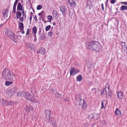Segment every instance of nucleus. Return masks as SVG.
<instances>
[{
  "label": "nucleus",
  "mask_w": 127,
  "mask_h": 127,
  "mask_svg": "<svg viewBox=\"0 0 127 127\" xmlns=\"http://www.w3.org/2000/svg\"><path fill=\"white\" fill-rule=\"evenodd\" d=\"M7 94L9 97H10L11 96L14 95L10 90L8 92Z\"/></svg>",
  "instance_id": "nucleus-28"
},
{
  "label": "nucleus",
  "mask_w": 127,
  "mask_h": 127,
  "mask_svg": "<svg viewBox=\"0 0 127 127\" xmlns=\"http://www.w3.org/2000/svg\"><path fill=\"white\" fill-rule=\"evenodd\" d=\"M47 18L50 21H51L52 19V17L51 15H48L47 16Z\"/></svg>",
  "instance_id": "nucleus-37"
},
{
  "label": "nucleus",
  "mask_w": 127,
  "mask_h": 127,
  "mask_svg": "<svg viewBox=\"0 0 127 127\" xmlns=\"http://www.w3.org/2000/svg\"><path fill=\"white\" fill-rule=\"evenodd\" d=\"M19 19V20L21 22H23V17H20V18Z\"/></svg>",
  "instance_id": "nucleus-46"
},
{
  "label": "nucleus",
  "mask_w": 127,
  "mask_h": 127,
  "mask_svg": "<svg viewBox=\"0 0 127 127\" xmlns=\"http://www.w3.org/2000/svg\"><path fill=\"white\" fill-rule=\"evenodd\" d=\"M12 92L14 94L17 91V89L16 87H14L10 89Z\"/></svg>",
  "instance_id": "nucleus-22"
},
{
  "label": "nucleus",
  "mask_w": 127,
  "mask_h": 127,
  "mask_svg": "<svg viewBox=\"0 0 127 127\" xmlns=\"http://www.w3.org/2000/svg\"><path fill=\"white\" fill-rule=\"evenodd\" d=\"M9 104V101L5 100L3 101V104L4 105L7 106L8 105V104Z\"/></svg>",
  "instance_id": "nucleus-30"
},
{
  "label": "nucleus",
  "mask_w": 127,
  "mask_h": 127,
  "mask_svg": "<svg viewBox=\"0 0 127 127\" xmlns=\"http://www.w3.org/2000/svg\"><path fill=\"white\" fill-rule=\"evenodd\" d=\"M27 108H28V109L26 110V111L27 112H28L29 111H32L33 109V108L31 105H29L28 107H27Z\"/></svg>",
  "instance_id": "nucleus-18"
},
{
  "label": "nucleus",
  "mask_w": 127,
  "mask_h": 127,
  "mask_svg": "<svg viewBox=\"0 0 127 127\" xmlns=\"http://www.w3.org/2000/svg\"><path fill=\"white\" fill-rule=\"evenodd\" d=\"M81 103H82V109H85L87 106V104L84 100Z\"/></svg>",
  "instance_id": "nucleus-21"
},
{
  "label": "nucleus",
  "mask_w": 127,
  "mask_h": 127,
  "mask_svg": "<svg viewBox=\"0 0 127 127\" xmlns=\"http://www.w3.org/2000/svg\"><path fill=\"white\" fill-rule=\"evenodd\" d=\"M36 40H37V39H36V34H35V36H34V41H36Z\"/></svg>",
  "instance_id": "nucleus-50"
},
{
  "label": "nucleus",
  "mask_w": 127,
  "mask_h": 127,
  "mask_svg": "<svg viewBox=\"0 0 127 127\" xmlns=\"http://www.w3.org/2000/svg\"><path fill=\"white\" fill-rule=\"evenodd\" d=\"M47 117V120L49 122V121H50V120H49V118H48V117Z\"/></svg>",
  "instance_id": "nucleus-57"
},
{
  "label": "nucleus",
  "mask_w": 127,
  "mask_h": 127,
  "mask_svg": "<svg viewBox=\"0 0 127 127\" xmlns=\"http://www.w3.org/2000/svg\"><path fill=\"white\" fill-rule=\"evenodd\" d=\"M111 2V3L114 4L116 2V0H110Z\"/></svg>",
  "instance_id": "nucleus-40"
},
{
  "label": "nucleus",
  "mask_w": 127,
  "mask_h": 127,
  "mask_svg": "<svg viewBox=\"0 0 127 127\" xmlns=\"http://www.w3.org/2000/svg\"><path fill=\"white\" fill-rule=\"evenodd\" d=\"M122 4H124L125 5H127V2H124L122 3Z\"/></svg>",
  "instance_id": "nucleus-55"
},
{
  "label": "nucleus",
  "mask_w": 127,
  "mask_h": 127,
  "mask_svg": "<svg viewBox=\"0 0 127 127\" xmlns=\"http://www.w3.org/2000/svg\"><path fill=\"white\" fill-rule=\"evenodd\" d=\"M27 45L28 47L32 50H34L35 48V46L31 43H28Z\"/></svg>",
  "instance_id": "nucleus-12"
},
{
  "label": "nucleus",
  "mask_w": 127,
  "mask_h": 127,
  "mask_svg": "<svg viewBox=\"0 0 127 127\" xmlns=\"http://www.w3.org/2000/svg\"><path fill=\"white\" fill-rule=\"evenodd\" d=\"M32 18V15H31V16L30 18V23H31V22Z\"/></svg>",
  "instance_id": "nucleus-49"
},
{
  "label": "nucleus",
  "mask_w": 127,
  "mask_h": 127,
  "mask_svg": "<svg viewBox=\"0 0 127 127\" xmlns=\"http://www.w3.org/2000/svg\"><path fill=\"white\" fill-rule=\"evenodd\" d=\"M108 0H107L106 1V2L105 3V4H106V6H107V3L108 1Z\"/></svg>",
  "instance_id": "nucleus-54"
},
{
  "label": "nucleus",
  "mask_w": 127,
  "mask_h": 127,
  "mask_svg": "<svg viewBox=\"0 0 127 127\" xmlns=\"http://www.w3.org/2000/svg\"><path fill=\"white\" fill-rule=\"evenodd\" d=\"M25 92H20L17 93V95L18 96H23L24 97Z\"/></svg>",
  "instance_id": "nucleus-20"
},
{
  "label": "nucleus",
  "mask_w": 127,
  "mask_h": 127,
  "mask_svg": "<svg viewBox=\"0 0 127 127\" xmlns=\"http://www.w3.org/2000/svg\"><path fill=\"white\" fill-rule=\"evenodd\" d=\"M112 94V91H109V95L110 97H111Z\"/></svg>",
  "instance_id": "nucleus-44"
},
{
  "label": "nucleus",
  "mask_w": 127,
  "mask_h": 127,
  "mask_svg": "<svg viewBox=\"0 0 127 127\" xmlns=\"http://www.w3.org/2000/svg\"><path fill=\"white\" fill-rule=\"evenodd\" d=\"M22 11V13L23 14V13H24V10L23 8L22 9V10H21Z\"/></svg>",
  "instance_id": "nucleus-56"
},
{
  "label": "nucleus",
  "mask_w": 127,
  "mask_h": 127,
  "mask_svg": "<svg viewBox=\"0 0 127 127\" xmlns=\"http://www.w3.org/2000/svg\"><path fill=\"white\" fill-rule=\"evenodd\" d=\"M104 122H105L104 124L106 125L107 124L106 122L105 121H104Z\"/></svg>",
  "instance_id": "nucleus-63"
},
{
  "label": "nucleus",
  "mask_w": 127,
  "mask_h": 127,
  "mask_svg": "<svg viewBox=\"0 0 127 127\" xmlns=\"http://www.w3.org/2000/svg\"><path fill=\"white\" fill-rule=\"evenodd\" d=\"M5 34L12 40L15 43L17 42V36L10 29H6Z\"/></svg>",
  "instance_id": "nucleus-2"
},
{
  "label": "nucleus",
  "mask_w": 127,
  "mask_h": 127,
  "mask_svg": "<svg viewBox=\"0 0 127 127\" xmlns=\"http://www.w3.org/2000/svg\"><path fill=\"white\" fill-rule=\"evenodd\" d=\"M107 88H108V90H109V91H110V90H109V88H110V87H109V86H108V87H107Z\"/></svg>",
  "instance_id": "nucleus-60"
},
{
  "label": "nucleus",
  "mask_w": 127,
  "mask_h": 127,
  "mask_svg": "<svg viewBox=\"0 0 127 127\" xmlns=\"http://www.w3.org/2000/svg\"><path fill=\"white\" fill-rule=\"evenodd\" d=\"M76 100L77 103H78V104L79 105H82L81 102L83 101L84 100L83 99L81 98V96L79 94H77L76 96Z\"/></svg>",
  "instance_id": "nucleus-5"
},
{
  "label": "nucleus",
  "mask_w": 127,
  "mask_h": 127,
  "mask_svg": "<svg viewBox=\"0 0 127 127\" xmlns=\"http://www.w3.org/2000/svg\"><path fill=\"white\" fill-rule=\"evenodd\" d=\"M52 94L55 95L56 97L57 98H59V96L60 97H61L62 96V95L60 94L56 90H52Z\"/></svg>",
  "instance_id": "nucleus-7"
},
{
  "label": "nucleus",
  "mask_w": 127,
  "mask_h": 127,
  "mask_svg": "<svg viewBox=\"0 0 127 127\" xmlns=\"http://www.w3.org/2000/svg\"><path fill=\"white\" fill-rule=\"evenodd\" d=\"M118 97L120 99H122L123 97V93L121 91L118 92L117 93Z\"/></svg>",
  "instance_id": "nucleus-14"
},
{
  "label": "nucleus",
  "mask_w": 127,
  "mask_h": 127,
  "mask_svg": "<svg viewBox=\"0 0 127 127\" xmlns=\"http://www.w3.org/2000/svg\"><path fill=\"white\" fill-rule=\"evenodd\" d=\"M125 49L126 50V51L127 52V47L125 48Z\"/></svg>",
  "instance_id": "nucleus-61"
},
{
  "label": "nucleus",
  "mask_w": 127,
  "mask_h": 127,
  "mask_svg": "<svg viewBox=\"0 0 127 127\" xmlns=\"http://www.w3.org/2000/svg\"><path fill=\"white\" fill-rule=\"evenodd\" d=\"M23 16L24 17H25V18H26V14L25 13H23L22 14Z\"/></svg>",
  "instance_id": "nucleus-52"
},
{
  "label": "nucleus",
  "mask_w": 127,
  "mask_h": 127,
  "mask_svg": "<svg viewBox=\"0 0 127 127\" xmlns=\"http://www.w3.org/2000/svg\"><path fill=\"white\" fill-rule=\"evenodd\" d=\"M8 11L7 10V11H5L4 12L2 13L3 17L5 18H7L8 15V12H7Z\"/></svg>",
  "instance_id": "nucleus-24"
},
{
  "label": "nucleus",
  "mask_w": 127,
  "mask_h": 127,
  "mask_svg": "<svg viewBox=\"0 0 127 127\" xmlns=\"http://www.w3.org/2000/svg\"><path fill=\"white\" fill-rule=\"evenodd\" d=\"M30 13L31 14V15H32L33 13H32V12H30Z\"/></svg>",
  "instance_id": "nucleus-62"
},
{
  "label": "nucleus",
  "mask_w": 127,
  "mask_h": 127,
  "mask_svg": "<svg viewBox=\"0 0 127 127\" xmlns=\"http://www.w3.org/2000/svg\"><path fill=\"white\" fill-rule=\"evenodd\" d=\"M49 123L54 127H55L57 126V124L54 118L52 117L51 118L50 121H49Z\"/></svg>",
  "instance_id": "nucleus-9"
},
{
  "label": "nucleus",
  "mask_w": 127,
  "mask_h": 127,
  "mask_svg": "<svg viewBox=\"0 0 127 127\" xmlns=\"http://www.w3.org/2000/svg\"><path fill=\"white\" fill-rule=\"evenodd\" d=\"M21 33H23V34H24V30H22L21 32Z\"/></svg>",
  "instance_id": "nucleus-58"
},
{
  "label": "nucleus",
  "mask_w": 127,
  "mask_h": 127,
  "mask_svg": "<svg viewBox=\"0 0 127 127\" xmlns=\"http://www.w3.org/2000/svg\"><path fill=\"white\" fill-rule=\"evenodd\" d=\"M51 28V26L50 25H48L45 28V30L46 31H48L50 30Z\"/></svg>",
  "instance_id": "nucleus-36"
},
{
  "label": "nucleus",
  "mask_w": 127,
  "mask_h": 127,
  "mask_svg": "<svg viewBox=\"0 0 127 127\" xmlns=\"http://www.w3.org/2000/svg\"><path fill=\"white\" fill-rule=\"evenodd\" d=\"M45 49L42 48H40L39 50L38 51L37 53H40L41 54L44 55L45 54Z\"/></svg>",
  "instance_id": "nucleus-11"
},
{
  "label": "nucleus",
  "mask_w": 127,
  "mask_h": 127,
  "mask_svg": "<svg viewBox=\"0 0 127 127\" xmlns=\"http://www.w3.org/2000/svg\"><path fill=\"white\" fill-rule=\"evenodd\" d=\"M99 115L97 113H95L92 114L89 116V117L91 119H92L93 118L95 120H97L98 119L99 117Z\"/></svg>",
  "instance_id": "nucleus-8"
},
{
  "label": "nucleus",
  "mask_w": 127,
  "mask_h": 127,
  "mask_svg": "<svg viewBox=\"0 0 127 127\" xmlns=\"http://www.w3.org/2000/svg\"><path fill=\"white\" fill-rule=\"evenodd\" d=\"M42 8V6L41 5H38L37 7V10H39L41 9Z\"/></svg>",
  "instance_id": "nucleus-39"
},
{
  "label": "nucleus",
  "mask_w": 127,
  "mask_h": 127,
  "mask_svg": "<svg viewBox=\"0 0 127 127\" xmlns=\"http://www.w3.org/2000/svg\"><path fill=\"white\" fill-rule=\"evenodd\" d=\"M23 6H22L21 3L20 2H19L17 5V10H22V9L23 8Z\"/></svg>",
  "instance_id": "nucleus-15"
},
{
  "label": "nucleus",
  "mask_w": 127,
  "mask_h": 127,
  "mask_svg": "<svg viewBox=\"0 0 127 127\" xmlns=\"http://www.w3.org/2000/svg\"><path fill=\"white\" fill-rule=\"evenodd\" d=\"M115 115L116 116H118L119 115H121V111L120 110L118 109L117 108L115 110Z\"/></svg>",
  "instance_id": "nucleus-19"
},
{
  "label": "nucleus",
  "mask_w": 127,
  "mask_h": 127,
  "mask_svg": "<svg viewBox=\"0 0 127 127\" xmlns=\"http://www.w3.org/2000/svg\"><path fill=\"white\" fill-rule=\"evenodd\" d=\"M15 104V103L13 101H9L8 105H13Z\"/></svg>",
  "instance_id": "nucleus-34"
},
{
  "label": "nucleus",
  "mask_w": 127,
  "mask_h": 127,
  "mask_svg": "<svg viewBox=\"0 0 127 127\" xmlns=\"http://www.w3.org/2000/svg\"><path fill=\"white\" fill-rule=\"evenodd\" d=\"M121 45L122 46V47H126V43L123 42H121L120 43Z\"/></svg>",
  "instance_id": "nucleus-33"
},
{
  "label": "nucleus",
  "mask_w": 127,
  "mask_h": 127,
  "mask_svg": "<svg viewBox=\"0 0 127 127\" xmlns=\"http://www.w3.org/2000/svg\"><path fill=\"white\" fill-rule=\"evenodd\" d=\"M79 72V70L74 67L71 68L70 70V75H74Z\"/></svg>",
  "instance_id": "nucleus-6"
},
{
  "label": "nucleus",
  "mask_w": 127,
  "mask_h": 127,
  "mask_svg": "<svg viewBox=\"0 0 127 127\" xmlns=\"http://www.w3.org/2000/svg\"><path fill=\"white\" fill-rule=\"evenodd\" d=\"M101 6L102 8V9L103 11L104 10V4L103 3H102L101 4Z\"/></svg>",
  "instance_id": "nucleus-47"
},
{
  "label": "nucleus",
  "mask_w": 127,
  "mask_h": 127,
  "mask_svg": "<svg viewBox=\"0 0 127 127\" xmlns=\"http://www.w3.org/2000/svg\"><path fill=\"white\" fill-rule=\"evenodd\" d=\"M2 75L4 79L6 80L9 79L11 80H12V76H14L13 74L12 76L9 70L6 68L3 69L2 72Z\"/></svg>",
  "instance_id": "nucleus-3"
},
{
  "label": "nucleus",
  "mask_w": 127,
  "mask_h": 127,
  "mask_svg": "<svg viewBox=\"0 0 127 127\" xmlns=\"http://www.w3.org/2000/svg\"><path fill=\"white\" fill-rule=\"evenodd\" d=\"M89 125L88 124L86 123L84 124V126L85 127H87L89 126Z\"/></svg>",
  "instance_id": "nucleus-51"
},
{
  "label": "nucleus",
  "mask_w": 127,
  "mask_h": 127,
  "mask_svg": "<svg viewBox=\"0 0 127 127\" xmlns=\"http://www.w3.org/2000/svg\"><path fill=\"white\" fill-rule=\"evenodd\" d=\"M68 2L70 6L73 8H74L76 6V3L74 0H68Z\"/></svg>",
  "instance_id": "nucleus-10"
},
{
  "label": "nucleus",
  "mask_w": 127,
  "mask_h": 127,
  "mask_svg": "<svg viewBox=\"0 0 127 127\" xmlns=\"http://www.w3.org/2000/svg\"><path fill=\"white\" fill-rule=\"evenodd\" d=\"M34 18L35 19V21H36L37 20V18L36 15H35L34 16Z\"/></svg>",
  "instance_id": "nucleus-53"
},
{
  "label": "nucleus",
  "mask_w": 127,
  "mask_h": 127,
  "mask_svg": "<svg viewBox=\"0 0 127 127\" xmlns=\"http://www.w3.org/2000/svg\"><path fill=\"white\" fill-rule=\"evenodd\" d=\"M96 89L95 88H94L92 89V91L93 92V94H95L96 93Z\"/></svg>",
  "instance_id": "nucleus-35"
},
{
  "label": "nucleus",
  "mask_w": 127,
  "mask_h": 127,
  "mask_svg": "<svg viewBox=\"0 0 127 127\" xmlns=\"http://www.w3.org/2000/svg\"><path fill=\"white\" fill-rule=\"evenodd\" d=\"M21 15V13L20 11H17L16 12V18L17 19H18L20 18Z\"/></svg>",
  "instance_id": "nucleus-17"
},
{
  "label": "nucleus",
  "mask_w": 127,
  "mask_h": 127,
  "mask_svg": "<svg viewBox=\"0 0 127 127\" xmlns=\"http://www.w3.org/2000/svg\"><path fill=\"white\" fill-rule=\"evenodd\" d=\"M19 29L21 30H22L23 29L24 27L23 24V23L20 22L19 24Z\"/></svg>",
  "instance_id": "nucleus-25"
},
{
  "label": "nucleus",
  "mask_w": 127,
  "mask_h": 127,
  "mask_svg": "<svg viewBox=\"0 0 127 127\" xmlns=\"http://www.w3.org/2000/svg\"><path fill=\"white\" fill-rule=\"evenodd\" d=\"M53 32H52L51 29L48 33V34L50 37H51L52 35Z\"/></svg>",
  "instance_id": "nucleus-38"
},
{
  "label": "nucleus",
  "mask_w": 127,
  "mask_h": 127,
  "mask_svg": "<svg viewBox=\"0 0 127 127\" xmlns=\"http://www.w3.org/2000/svg\"><path fill=\"white\" fill-rule=\"evenodd\" d=\"M12 82H10L8 81H6L5 82V85L7 86H9L10 84L12 83Z\"/></svg>",
  "instance_id": "nucleus-32"
},
{
  "label": "nucleus",
  "mask_w": 127,
  "mask_h": 127,
  "mask_svg": "<svg viewBox=\"0 0 127 127\" xmlns=\"http://www.w3.org/2000/svg\"><path fill=\"white\" fill-rule=\"evenodd\" d=\"M53 25L54 26L55 25H56V23H55V24L54 23H53Z\"/></svg>",
  "instance_id": "nucleus-64"
},
{
  "label": "nucleus",
  "mask_w": 127,
  "mask_h": 127,
  "mask_svg": "<svg viewBox=\"0 0 127 127\" xmlns=\"http://www.w3.org/2000/svg\"><path fill=\"white\" fill-rule=\"evenodd\" d=\"M104 93V92H103V89L101 92V95H102Z\"/></svg>",
  "instance_id": "nucleus-59"
},
{
  "label": "nucleus",
  "mask_w": 127,
  "mask_h": 127,
  "mask_svg": "<svg viewBox=\"0 0 127 127\" xmlns=\"http://www.w3.org/2000/svg\"><path fill=\"white\" fill-rule=\"evenodd\" d=\"M26 99L30 101L35 103L36 101V100L34 97H33L32 95L28 93H25L24 96Z\"/></svg>",
  "instance_id": "nucleus-4"
},
{
  "label": "nucleus",
  "mask_w": 127,
  "mask_h": 127,
  "mask_svg": "<svg viewBox=\"0 0 127 127\" xmlns=\"http://www.w3.org/2000/svg\"><path fill=\"white\" fill-rule=\"evenodd\" d=\"M45 12L43 11H42L41 12L39 13L38 14L39 16H41L42 17H43L44 16V13Z\"/></svg>",
  "instance_id": "nucleus-31"
},
{
  "label": "nucleus",
  "mask_w": 127,
  "mask_h": 127,
  "mask_svg": "<svg viewBox=\"0 0 127 127\" xmlns=\"http://www.w3.org/2000/svg\"><path fill=\"white\" fill-rule=\"evenodd\" d=\"M120 10L123 11L125 10H127V6L122 5L120 8Z\"/></svg>",
  "instance_id": "nucleus-27"
},
{
  "label": "nucleus",
  "mask_w": 127,
  "mask_h": 127,
  "mask_svg": "<svg viewBox=\"0 0 127 127\" xmlns=\"http://www.w3.org/2000/svg\"><path fill=\"white\" fill-rule=\"evenodd\" d=\"M60 10L62 12V14L63 15H65V11L66 8L64 6H62L60 7Z\"/></svg>",
  "instance_id": "nucleus-13"
},
{
  "label": "nucleus",
  "mask_w": 127,
  "mask_h": 127,
  "mask_svg": "<svg viewBox=\"0 0 127 127\" xmlns=\"http://www.w3.org/2000/svg\"><path fill=\"white\" fill-rule=\"evenodd\" d=\"M37 28L35 26H34L32 29V31L33 32L35 33V34H36V33L37 32Z\"/></svg>",
  "instance_id": "nucleus-29"
},
{
  "label": "nucleus",
  "mask_w": 127,
  "mask_h": 127,
  "mask_svg": "<svg viewBox=\"0 0 127 127\" xmlns=\"http://www.w3.org/2000/svg\"><path fill=\"white\" fill-rule=\"evenodd\" d=\"M19 0H16L13 6L16 7V5Z\"/></svg>",
  "instance_id": "nucleus-42"
},
{
  "label": "nucleus",
  "mask_w": 127,
  "mask_h": 127,
  "mask_svg": "<svg viewBox=\"0 0 127 127\" xmlns=\"http://www.w3.org/2000/svg\"><path fill=\"white\" fill-rule=\"evenodd\" d=\"M86 47L88 49H92L93 50L97 51L99 49V46L98 43L96 41H90L86 44Z\"/></svg>",
  "instance_id": "nucleus-1"
},
{
  "label": "nucleus",
  "mask_w": 127,
  "mask_h": 127,
  "mask_svg": "<svg viewBox=\"0 0 127 127\" xmlns=\"http://www.w3.org/2000/svg\"><path fill=\"white\" fill-rule=\"evenodd\" d=\"M107 87H105L104 89H103V92H104V93L106 95H107V91L106 89V88Z\"/></svg>",
  "instance_id": "nucleus-43"
},
{
  "label": "nucleus",
  "mask_w": 127,
  "mask_h": 127,
  "mask_svg": "<svg viewBox=\"0 0 127 127\" xmlns=\"http://www.w3.org/2000/svg\"><path fill=\"white\" fill-rule=\"evenodd\" d=\"M16 6H13V9L12 11L14 13H16Z\"/></svg>",
  "instance_id": "nucleus-41"
},
{
  "label": "nucleus",
  "mask_w": 127,
  "mask_h": 127,
  "mask_svg": "<svg viewBox=\"0 0 127 127\" xmlns=\"http://www.w3.org/2000/svg\"><path fill=\"white\" fill-rule=\"evenodd\" d=\"M77 81L80 82L82 81V76L80 75L78 76L77 77Z\"/></svg>",
  "instance_id": "nucleus-23"
},
{
  "label": "nucleus",
  "mask_w": 127,
  "mask_h": 127,
  "mask_svg": "<svg viewBox=\"0 0 127 127\" xmlns=\"http://www.w3.org/2000/svg\"><path fill=\"white\" fill-rule=\"evenodd\" d=\"M30 31V29L29 28H28L27 30V32L26 34V35H28L29 34Z\"/></svg>",
  "instance_id": "nucleus-45"
},
{
  "label": "nucleus",
  "mask_w": 127,
  "mask_h": 127,
  "mask_svg": "<svg viewBox=\"0 0 127 127\" xmlns=\"http://www.w3.org/2000/svg\"><path fill=\"white\" fill-rule=\"evenodd\" d=\"M52 14L55 17H56V16H58V13L56 10H53L52 12Z\"/></svg>",
  "instance_id": "nucleus-26"
},
{
  "label": "nucleus",
  "mask_w": 127,
  "mask_h": 127,
  "mask_svg": "<svg viewBox=\"0 0 127 127\" xmlns=\"http://www.w3.org/2000/svg\"><path fill=\"white\" fill-rule=\"evenodd\" d=\"M101 105V108L102 109L104 107V103H103V101H102V102Z\"/></svg>",
  "instance_id": "nucleus-48"
},
{
  "label": "nucleus",
  "mask_w": 127,
  "mask_h": 127,
  "mask_svg": "<svg viewBox=\"0 0 127 127\" xmlns=\"http://www.w3.org/2000/svg\"><path fill=\"white\" fill-rule=\"evenodd\" d=\"M45 113L46 115V117H48L49 118V120H50V116L51 111L49 110H46L45 111Z\"/></svg>",
  "instance_id": "nucleus-16"
}]
</instances>
